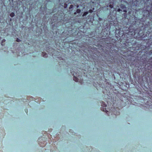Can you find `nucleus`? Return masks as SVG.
<instances>
[{
  "label": "nucleus",
  "mask_w": 152,
  "mask_h": 152,
  "mask_svg": "<svg viewBox=\"0 0 152 152\" xmlns=\"http://www.w3.org/2000/svg\"><path fill=\"white\" fill-rule=\"evenodd\" d=\"M109 7L110 9H112L113 8V5L112 4H110L109 5Z\"/></svg>",
  "instance_id": "4468645a"
},
{
  "label": "nucleus",
  "mask_w": 152,
  "mask_h": 152,
  "mask_svg": "<svg viewBox=\"0 0 152 152\" xmlns=\"http://www.w3.org/2000/svg\"><path fill=\"white\" fill-rule=\"evenodd\" d=\"M26 102H27V100H26Z\"/></svg>",
  "instance_id": "bb28decb"
},
{
  "label": "nucleus",
  "mask_w": 152,
  "mask_h": 152,
  "mask_svg": "<svg viewBox=\"0 0 152 152\" xmlns=\"http://www.w3.org/2000/svg\"><path fill=\"white\" fill-rule=\"evenodd\" d=\"M151 10L149 11L148 10H146L144 11V15L146 17H149L150 15H151L152 14L151 11L152 10V7H151Z\"/></svg>",
  "instance_id": "39448f33"
},
{
  "label": "nucleus",
  "mask_w": 152,
  "mask_h": 152,
  "mask_svg": "<svg viewBox=\"0 0 152 152\" xmlns=\"http://www.w3.org/2000/svg\"><path fill=\"white\" fill-rule=\"evenodd\" d=\"M101 110L103 111L106 112L107 114H108V113H109L110 112L112 113V112H113L112 113L113 114H114L115 116L117 115H120V113L119 110H117V108L115 109L112 108V107H111V109L110 108L108 109L107 108H104V107H102L101 109ZM111 115H112V113H111Z\"/></svg>",
  "instance_id": "f03ea898"
},
{
  "label": "nucleus",
  "mask_w": 152,
  "mask_h": 152,
  "mask_svg": "<svg viewBox=\"0 0 152 152\" xmlns=\"http://www.w3.org/2000/svg\"><path fill=\"white\" fill-rule=\"evenodd\" d=\"M25 111L26 112V114H27L28 113V110L27 109H25Z\"/></svg>",
  "instance_id": "dca6fc26"
},
{
  "label": "nucleus",
  "mask_w": 152,
  "mask_h": 152,
  "mask_svg": "<svg viewBox=\"0 0 152 152\" xmlns=\"http://www.w3.org/2000/svg\"><path fill=\"white\" fill-rule=\"evenodd\" d=\"M77 70H79L77 69L75 70V72L74 71L73 69H71V73L72 74L73 76V80L76 82H78L79 80V82L81 84H82L83 81V79H81V77H82L80 72H78Z\"/></svg>",
  "instance_id": "f257e3e1"
},
{
  "label": "nucleus",
  "mask_w": 152,
  "mask_h": 152,
  "mask_svg": "<svg viewBox=\"0 0 152 152\" xmlns=\"http://www.w3.org/2000/svg\"><path fill=\"white\" fill-rule=\"evenodd\" d=\"M121 8H125V6L123 4H121Z\"/></svg>",
  "instance_id": "ddd939ff"
},
{
  "label": "nucleus",
  "mask_w": 152,
  "mask_h": 152,
  "mask_svg": "<svg viewBox=\"0 0 152 152\" xmlns=\"http://www.w3.org/2000/svg\"><path fill=\"white\" fill-rule=\"evenodd\" d=\"M107 104H108V106H109V105H110V106H111V104H109V103H108V102H107Z\"/></svg>",
  "instance_id": "4be33fe9"
},
{
  "label": "nucleus",
  "mask_w": 152,
  "mask_h": 152,
  "mask_svg": "<svg viewBox=\"0 0 152 152\" xmlns=\"http://www.w3.org/2000/svg\"><path fill=\"white\" fill-rule=\"evenodd\" d=\"M16 41L19 42L21 41V40L19 39L18 38H17V39H16Z\"/></svg>",
  "instance_id": "2eb2a0df"
},
{
  "label": "nucleus",
  "mask_w": 152,
  "mask_h": 152,
  "mask_svg": "<svg viewBox=\"0 0 152 152\" xmlns=\"http://www.w3.org/2000/svg\"><path fill=\"white\" fill-rule=\"evenodd\" d=\"M42 55L43 57L45 58H46L48 56L47 54L45 52H42Z\"/></svg>",
  "instance_id": "423d86ee"
},
{
  "label": "nucleus",
  "mask_w": 152,
  "mask_h": 152,
  "mask_svg": "<svg viewBox=\"0 0 152 152\" xmlns=\"http://www.w3.org/2000/svg\"><path fill=\"white\" fill-rule=\"evenodd\" d=\"M49 48V49H51V50H53V49H51V48Z\"/></svg>",
  "instance_id": "5701e85b"
},
{
  "label": "nucleus",
  "mask_w": 152,
  "mask_h": 152,
  "mask_svg": "<svg viewBox=\"0 0 152 152\" xmlns=\"http://www.w3.org/2000/svg\"><path fill=\"white\" fill-rule=\"evenodd\" d=\"M39 144L40 145H41V147H44V146H45V145H46V144H44V143H43V145H41V144L39 143Z\"/></svg>",
  "instance_id": "f3484780"
},
{
  "label": "nucleus",
  "mask_w": 152,
  "mask_h": 152,
  "mask_svg": "<svg viewBox=\"0 0 152 152\" xmlns=\"http://www.w3.org/2000/svg\"><path fill=\"white\" fill-rule=\"evenodd\" d=\"M101 105L103 107H106L107 106V105L104 102L102 101L101 103Z\"/></svg>",
  "instance_id": "0eeeda50"
},
{
  "label": "nucleus",
  "mask_w": 152,
  "mask_h": 152,
  "mask_svg": "<svg viewBox=\"0 0 152 152\" xmlns=\"http://www.w3.org/2000/svg\"><path fill=\"white\" fill-rule=\"evenodd\" d=\"M15 15V14L13 12H11L10 14V16L12 17H13Z\"/></svg>",
  "instance_id": "9d476101"
},
{
  "label": "nucleus",
  "mask_w": 152,
  "mask_h": 152,
  "mask_svg": "<svg viewBox=\"0 0 152 152\" xmlns=\"http://www.w3.org/2000/svg\"><path fill=\"white\" fill-rule=\"evenodd\" d=\"M149 53L150 54L152 55V50L150 51Z\"/></svg>",
  "instance_id": "aec40b11"
},
{
  "label": "nucleus",
  "mask_w": 152,
  "mask_h": 152,
  "mask_svg": "<svg viewBox=\"0 0 152 152\" xmlns=\"http://www.w3.org/2000/svg\"><path fill=\"white\" fill-rule=\"evenodd\" d=\"M88 12L90 13H92L93 12V11L92 10H89Z\"/></svg>",
  "instance_id": "6ab92c4d"
},
{
  "label": "nucleus",
  "mask_w": 152,
  "mask_h": 152,
  "mask_svg": "<svg viewBox=\"0 0 152 152\" xmlns=\"http://www.w3.org/2000/svg\"><path fill=\"white\" fill-rule=\"evenodd\" d=\"M140 31L138 33L139 36L140 37H139V39L145 40L149 39L148 37L146 35H145V34L143 33L140 34Z\"/></svg>",
  "instance_id": "7ed1b4c3"
},
{
  "label": "nucleus",
  "mask_w": 152,
  "mask_h": 152,
  "mask_svg": "<svg viewBox=\"0 0 152 152\" xmlns=\"http://www.w3.org/2000/svg\"><path fill=\"white\" fill-rule=\"evenodd\" d=\"M121 11V9H118L117 10V11L118 12H120V11Z\"/></svg>",
  "instance_id": "412c9836"
},
{
  "label": "nucleus",
  "mask_w": 152,
  "mask_h": 152,
  "mask_svg": "<svg viewBox=\"0 0 152 152\" xmlns=\"http://www.w3.org/2000/svg\"><path fill=\"white\" fill-rule=\"evenodd\" d=\"M74 14H76V12H75L74 13Z\"/></svg>",
  "instance_id": "393cba45"
},
{
  "label": "nucleus",
  "mask_w": 152,
  "mask_h": 152,
  "mask_svg": "<svg viewBox=\"0 0 152 152\" xmlns=\"http://www.w3.org/2000/svg\"><path fill=\"white\" fill-rule=\"evenodd\" d=\"M76 12L78 13H80L81 12V10L79 9H77L76 10Z\"/></svg>",
  "instance_id": "f8f14e48"
},
{
  "label": "nucleus",
  "mask_w": 152,
  "mask_h": 152,
  "mask_svg": "<svg viewBox=\"0 0 152 152\" xmlns=\"http://www.w3.org/2000/svg\"><path fill=\"white\" fill-rule=\"evenodd\" d=\"M128 29V33L129 35H131L132 36L135 35V28L132 26L130 25Z\"/></svg>",
  "instance_id": "20e7f679"
},
{
  "label": "nucleus",
  "mask_w": 152,
  "mask_h": 152,
  "mask_svg": "<svg viewBox=\"0 0 152 152\" xmlns=\"http://www.w3.org/2000/svg\"><path fill=\"white\" fill-rule=\"evenodd\" d=\"M79 7V6L77 5V8H78Z\"/></svg>",
  "instance_id": "b1692460"
},
{
  "label": "nucleus",
  "mask_w": 152,
  "mask_h": 152,
  "mask_svg": "<svg viewBox=\"0 0 152 152\" xmlns=\"http://www.w3.org/2000/svg\"><path fill=\"white\" fill-rule=\"evenodd\" d=\"M73 6L72 5H70L69 8L70 9L72 8L73 7Z\"/></svg>",
  "instance_id": "a211bd4d"
},
{
  "label": "nucleus",
  "mask_w": 152,
  "mask_h": 152,
  "mask_svg": "<svg viewBox=\"0 0 152 152\" xmlns=\"http://www.w3.org/2000/svg\"><path fill=\"white\" fill-rule=\"evenodd\" d=\"M49 51L48 50L47 51V52L49 54H50V55H52V56H53V53L51 52H50V50L49 49Z\"/></svg>",
  "instance_id": "6e6552de"
},
{
  "label": "nucleus",
  "mask_w": 152,
  "mask_h": 152,
  "mask_svg": "<svg viewBox=\"0 0 152 152\" xmlns=\"http://www.w3.org/2000/svg\"><path fill=\"white\" fill-rule=\"evenodd\" d=\"M110 100V99L108 98H107V100Z\"/></svg>",
  "instance_id": "a878e982"
},
{
  "label": "nucleus",
  "mask_w": 152,
  "mask_h": 152,
  "mask_svg": "<svg viewBox=\"0 0 152 152\" xmlns=\"http://www.w3.org/2000/svg\"><path fill=\"white\" fill-rule=\"evenodd\" d=\"M6 40L5 39H3L2 41V42H1V45H4V44H3V42H5Z\"/></svg>",
  "instance_id": "9b49d317"
},
{
  "label": "nucleus",
  "mask_w": 152,
  "mask_h": 152,
  "mask_svg": "<svg viewBox=\"0 0 152 152\" xmlns=\"http://www.w3.org/2000/svg\"><path fill=\"white\" fill-rule=\"evenodd\" d=\"M88 11L85 12L83 13V16L84 17V16L86 15H87L88 14Z\"/></svg>",
  "instance_id": "1a4fd4ad"
}]
</instances>
